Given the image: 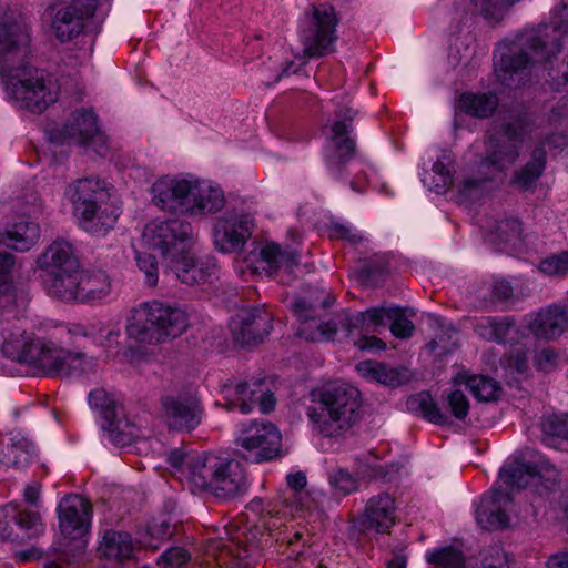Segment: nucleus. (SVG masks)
<instances>
[{
  "label": "nucleus",
  "mask_w": 568,
  "mask_h": 568,
  "mask_svg": "<svg viewBox=\"0 0 568 568\" xmlns=\"http://www.w3.org/2000/svg\"><path fill=\"white\" fill-rule=\"evenodd\" d=\"M355 112L351 109H345L337 113L334 123L326 128V143L324 145V155L328 169L334 172L352 158L355 150V143L349 135L351 122Z\"/></svg>",
  "instance_id": "f3484780"
},
{
  "label": "nucleus",
  "mask_w": 568,
  "mask_h": 568,
  "mask_svg": "<svg viewBox=\"0 0 568 568\" xmlns=\"http://www.w3.org/2000/svg\"><path fill=\"white\" fill-rule=\"evenodd\" d=\"M109 0H72L58 9L50 29L60 42H68L89 30L90 20L97 9H108Z\"/></svg>",
  "instance_id": "4468645a"
},
{
  "label": "nucleus",
  "mask_w": 568,
  "mask_h": 568,
  "mask_svg": "<svg viewBox=\"0 0 568 568\" xmlns=\"http://www.w3.org/2000/svg\"><path fill=\"white\" fill-rule=\"evenodd\" d=\"M77 361L79 362L80 358L72 355L71 352L47 342L36 368L50 376H69L70 367Z\"/></svg>",
  "instance_id": "c9c22d12"
},
{
  "label": "nucleus",
  "mask_w": 568,
  "mask_h": 568,
  "mask_svg": "<svg viewBox=\"0 0 568 568\" xmlns=\"http://www.w3.org/2000/svg\"><path fill=\"white\" fill-rule=\"evenodd\" d=\"M429 325L436 332L429 343L430 348L438 351V354L449 353L457 344V331L442 317L432 316Z\"/></svg>",
  "instance_id": "09e8293b"
},
{
  "label": "nucleus",
  "mask_w": 568,
  "mask_h": 568,
  "mask_svg": "<svg viewBox=\"0 0 568 568\" xmlns=\"http://www.w3.org/2000/svg\"><path fill=\"white\" fill-rule=\"evenodd\" d=\"M84 336L92 337L108 353V356L118 358L120 362H133L134 356L131 349L119 348V338L121 329L118 326L105 327L102 323L97 322L89 325L83 332Z\"/></svg>",
  "instance_id": "f704fd0d"
},
{
  "label": "nucleus",
  "mask_w": 568,
  "mask_h": 568,
  "mask_svg": "<svg viewBox=\"0 0 568 568\" xmlns=\"http://www.w3.org/2000/svg\"><path fill=\"white\" fill-rule=\"evenodd\" d=\"M47 342L33 339L24 331L14 328L3 334L2 353L12 361L37 367Z\"/></svg>",
  "instance_id": "393cba45"
},
{
  "label": "nucleus",
  "mask_w": 568,
  "mask_h": 568,
  "mask_svg": "<svg viewBox=\"0 0 568 568\" xmlns=\"http://www.w3.org/2000/svg\"><path fill=\"white\" fill-rule=\"evenodd\" d=\"M407 406L412 412L420 414L430 423L442 425L447 420V417L440 413L432 397L426 393H419L409 397Z\"/></svg>",
  "instance_id": "3c124183"
},
{
  "label": "nucleus",
  "mask_w": 568,
  "mask_h": 568,
  "mask_svg": "<svg viewBox=\"0 0 568 568\" xmlns=\"http://www.w3.org/2000/svg\"><path fill=\"white\" fill-rule=\"evenodd\" d=\"M16 525L24 530L28 536L38 535L42 528L41 516L38 511L18 510Z\"/></svg>",
  "instance_id": "680f3d73"
},
{
  "label": "nucleus",
  "mask_w": 568,
  "mask_h": 568,
  "mask_svg": "<svg viewBox=\"0 0 568 568\" xmlns=\"http://www.w3.org/2000/svg\"><path fill=\"white\" fill-rule=\"evenodd\" d=\"M541 428L547 435L568 439V419L565 415H551L545 417L541 423Z\"/></svg>",
  "instance_id": "e2e57ef3"
},
{
  "label": "nucleus",
  "mask_w": 568,
  "mask_h": 568,
  "mask_svg": "<svg viewBox=\"0 0 568 568\" xmlns=\"http://www.w3.org/2000/svg\"><path fill=\"white\" fill-rule=\"evenodd\" d=\"M194 180L190 173L160 178L151 189L153 202L164 211L185 215Z\"/></svg>",
  "instance_id": "a211bd4d"
},
{
  "label": "nucleus",
  "mask_w": 568,
  "mask_h": 568,
  "mask_svg": "<svg viewBox=\"0 0 568 568\" xmlns=\"http://www.w3.org/2000/svg\"><path fill=\"white\" fill-rule=\"evenodd\" d=\"M235 445L237 452L250 462H270L281 455L282 435L274 424L253 420L240 426Z\"/></svg>",
  "instance_id": "9d476101"
},
{
  "label": "nucleus",
  "mask_w": 568,
  "mask_h": 568,
  "mask_svg": "<svg viewBox=\"0 0 568 568\" xmlns=\"http://www.w3.org/2000/svg\"><path fill=\"white\" fill-rule=\"evenodd\" d=\"M120 213V206L110 197V200H104L103 203L88 209V212L80 213L75 217L79 226L85 232L100 235L115 225Z\"/></svg>",
  "instance_id": "c756f323"
},
{
  "label": "nucleus",
  "mask_w": 568,
  "mask_h": 568,
  "mask_svg": "<svg viewBox=\"0 0 568 568\" xmlns=\"http://www.w3.org/2000/svg\"><path fill=\"white\" fill-rule=\"evenodd\" d=\"M254 220L244 211H232L220 216L213 227V242L222 253L242 250L252 235Z\"/></svg>",
  "instance_id": "dca6fc26"
},
{
  "label": "nucleus",
  "mask_w": 568,
  "mask_h": 568,
  "mask_svg": "<svg viewBox=\"0 0 568 568\" xmlns=\"http://www.w3.org/2000/svg\"><path fill=\"white\" fill-rule=\"evenodd\" d=\"M426 559L435 568H464L465 556L454 546L443 547L426 554Z\"/></svg>",
  "instance_id": "603ef678"
},
{
  "label": "nucleus",
  "mask_w": 568,
  "mask_h": 568,
  "mask_svg": "<svg viewBox=\"0 0 568 568\" xmlns=\"http://www.w3.org/2000/svg\"><path fill=\"white\" fill-rule=\"evenodd\" d=\"M224 205L223 190L212 181L195 176L185 215L213 214L221 211Z\"/></svg>",
  "instance_id": "a878e982"
},
{
  "label": "nucleus",
  "mask_w": 568,
  "mask_h": 568,
  "mask_svg": "<svg viewBox=\"0 0 568 568\" xmlns=\"http://www.w3.org/2000/svg\"><path fill=\"white\" fill-rule=\"evenodd\" d=\"M168 268L182 283L194 285L204 283L215 272V265L207 262H195L191 251L168 264Z\"/></svg>",
  "instance_id": "72a5a7b5"
},
{
  "label": "nucleus",
  "mask_w": 568,
  "mask_h": 568,
  "mask_svg": "<svg viewBox=\"0 0 568 568\" xmlns=\"http://www.w3.org/2000/svg\"><path fill=\"white\" fill-rule=\"evenodd\" d=\"M337 20L332 7L327 4L313 6L312 12L306 13L301 22V41L304 54L323 57L333 51L336 41L335 27Z\"/></svg>",
  "instance_id": "9b49d317"
},
{
  "label": "nucleus",
  "mask_w": 568,
  "mask_h": 568,
  "mask_svg": "<svg viewBox=\"0 0 568 568\" xmlns=\"http://www.w3.org/2000/svg\"><path fill=\"white\" fill-rule=\"evenodd\" d=\"M535 129L534 116L524 110L509 112L486 143V155L478 164L480 179L467 178L460 193L465 199L476 196L485 182L503 178L517 162L524 142Z\"/></svg>",
  "instance_id": "20e7f679"
},
{
  "label": "nucleus",
  "mask_w": 568,
  "mask_h": 568,
  "mask_svg": "<svg viewBox=\"0 0 568 568\" xmlns=\"http://www.w3.org/2000/svg\"><path fill=\"white\" fill-rule=\"evenodd\" d=\"M327 480L332 493L342 498L357 491L359 487V476L353 475L342 467L329 470Z\"/></svg>",
  "instance_id": "8fccbe9b"
},
{
  "label": "nucleus",
  "mask_w": 568,
  "mask_h": 568,
  "mask_svg": "<svg viewBox=\"0 0 568 568\" xmlns=\"http://www.w3.org/2000/svg\"><path fill=\"white\" fill-rule=\"evenodd\" d=\"M173 475L193 493L232 497L246 488V474L237 460L214 454L174 449L168 456Z\"/></svg>",
  "instance_id": "7ed1b4c3"
},
{
  "label": "nucleus",
  "mask_w": 568,
  "mask_h": 568,
  "mask_svg": "<svg viewBox=\"0 0 568 568\" xmlns=\"http://www.w3.org/2000/svg\"><path fill=\"white\" fill-rule=\"evenodd\" d=\"M361 396L358 389L346 384L323 387L314 405L307 409L313 428L326 437H339L358 418Z\"/></svg>",
  "instance_id": "39448f33"
},
{
  "label": "nucleus",
  "mask_w": 568,
  "mask_h": 568,
  "mask_svg": "<svg viewBox=\"0 0 568 568\" xmlns=\"http://www.w3.org/2000/svg\"><path fill=\"white\" fill-rule=\"evenodd\" d=\"M389 312L390 307L382 306L356 313L347 318V329L376 332L379 326L385 325L386 320H389Z\"/></svg>",
  "instance_id": "de8ad7c7"
},
{
  "label": "nucleus",
  "mask_w": 568,
  "mask_h": 568,
  "mask_svg": "<svg viewBox=\"0 0 568 568\" xmlns=\"http://www.w3.org/2000/svg\"><path fill=\"white\" fill-rule=\"evenodd\" d=\"M135 262L138 268L144 274V282L150 286H155L159 280L158 262L152 254L136 252Z\"/></svg>",
  "instance_id": "13d9d810"
},
{
  "label": "nucleus",
  "mask_w": 568,
  "mask_h": 568,
  "mask_svg": "<svg viewBox=\"0 0 568 568\" xmlns=\"http://www.w3.org/2000/svg\"><path fill=\"white\" fill-rule=\"evenodd\" d=\"M163 416L169 427L192 430L202 420L203 407L194 393L165 396L162 399Z\"/></svg>",
  "instance_id": "aec40b11"
},
{
  "label": "nucleus",
  "mask_w": 568,
  "mask_h": 568,
  "mask_svg": "<svg viewBox=\"0 0 568 568\" xmlns=\"http://www.w3.org/2000/svg\"><path fill=\"white\" fill-rule=\"evenodd\" d=\"M355 462L357 476L362 478L376 477L383 474V466L372 452L357 456Z\"/></svg>",
  "instance_id": "bf43d9fd"
},
{
  "label": "nucleus",
  "mask_w": 568,
  "mask_h": 568,
  "mask_svg": "<svg viewBox=\"0 0 568 568\" xmlns=\"http://www.w3.org/2000/svg\"><path fill=\"white\" fill-rule=\"evenodd\" d=\"M17 515L18 507L13 504L0 507V537L2 539L11 538V525L16 524Z\"/></svg>",
  "instance_id": "338daca9"
},
{
  "label": "nucleus",
  "mask_w": 568,
  "mask_h": 568,
  "mask_svg": "<svg viewBox=\"0 0 568 568\" xmlns=\"http://www.w3.org/2000/svg\"><path fill=\"white\" fill-rule=\"evenodd\" d=\"M500 478L508 488L523 489L531 486L540 493V487L551 488L557 478V470L544 456L534 454L530 458L516 459L503 468Z\"/></svg>",
  "instance_id": "ddd939ff"
},
{
  "label": "nucleus",
  "mask_w": 568,
  "mask_h": 568,
  "mask_svg": "<svg viewBox=\"0 0 568 568\" xmlns=\"http://www.w3.org/2000/svg\"><path fill=\"white\" fill-rule=\"evenodd\" d=\"M39 239V224L29 220H20L0 232V244L20 252L29 251Z\"/></svg>",
  "instance_id": "473e14b6"
},
{
  "label": "nucleus",
  "mask_w": 568,
  "mask_h": 568,
  "mask_svg": "<svg viewBox=\"0 0 568 568\" xmlns=\"http://www.w3.org/2000/svg\"><path fill=\"white\" fill-rule=\"evenodd\" d=\"M286 484V488L278 496L282 510L273 508L263 519V525L270 532L278 528L287 516L294 517L318 508L325 497L322 490L307 489L306 475L301 470L287 474Z\"/></svg>",
  "instance_id": "6e6552de"
},
{
  "label": "nucleus",
  "mask_w": 568,
  "mask_h": 568,
  "mask_svg": "<svg viewBox=\"0 0 568 568\" xmlns=\"http://www.w3.org/2000/svg\"><path fill=\"white\" fill-rule=\"evenodd\" d=\"M191 559L190 552L182 547H172L158 559L161 568H182Z\"/></svg>",
  "instance_id": "052dcab7"
},
{
  "label": "nucleus",
  "mask_w": 568,
  "mask_h": 568,
  "mask_svg": "<svg viewBox=\"0 0 568 568\" xmlns=\"http://www.w3.org/2000/svg\"><path fill=\"white\" fill-rule=\"evenodd\" d=\"M447 405L457 419H464L468 415L469 402L460 390H454L447 396Z\"/></svg>",
  "instance_id": "69168bd1"
},
{
  "label": "nucleus",
  "mask_w": 568,
  "mask_h": 568,
  "mask_svg": "<svg viewBox=\"0 0 568 568\" xmlns=\"http://www.w3.org/2000/svg\"><path fill=\"white\" fill-rule=\"evenodd\" d=\"M39 268L43 272V283L48 292L57 296L59 284L65 286L80 270L73 246L64 240H57L38 257Z\"/></svg>",
  "instance_id": "f8f14e48"
},
{
  "label": "nucleus",
  "mask_w": 568,
  "mask_h": 568,
  "mask_svg": "<svg viewBox=\"0 0 568 568\" xmlns=\"http://www.w3.org/2000/svg\"><path fill=\"white\" fill-rule=\"evenodd\" d=\"M356 371L364 378L375 381L387 386H398L402 383V377L397 369L388 367L379 362H359L356 365Z\"/></svg>",
  "instance_id": "a18cd8bd"
},
{
  "label": "nucleus",
  "mask_w": 568,
  "mask_h": 568,
  "mask_svg": "<svg viewBox=\"0 0 568 568\" xmlns=\"http://www.w3.org/2000/svg\"><path fill=\"white\" fill-rule=\"evenodd\" d=\"M264 270L274 273L278 270L291 274L298 266V255L294 250H282L276 243H266L260 250Z\"/></svg>",
  "instance_id": "ea45409f"
},
{
  "label": "nucleus",
  "mask_w": 568,
  "mask_h": 568,
  "mask_svg": "<svg viewBox=\"0 0 568 568\" xmlns=\"http://www.w3.org/2000/svg\"><path fill=\"white\" fill-rule=\"evenodd\" d=\"M30 42L23 17L0 24V78L8 95L22 109L42 113L58 100L59 88L43 70L30 65L16 68Z\"/></svg>",
  "instance_id": "f257e3e1"
},
{
  "label": "nucleus",
  "mask_w": 568,
  "mask_h": 568,
  "mask_svg": "<svg viewBox=\"0 0 568 568\" xmlns=\"http://www.w3.org/2000/svg\"><path fill=\"white\" fill-rule=\"evenodd\" d=\"M466 387L478 400L489 402L497 398L499 393L498 384L487 376L473 375L465 381Z\"/></svg>",
  "instance_id": "864d4df0"
},
{
  "label": "nucleus",
  "mask_w": 568,
  "mask_h": 568,
  "mask_svg": "<svg viewBox=\"0 0 568 568\" xmlns=\"http://www.w3.org/2000/svg\"><path fill=\"white\" fill-rule=\"evenodd\" d=\"M453 163L454 159L450 151H438L432 170L426 171L422 176L424 185L438 194L445 193L448 186L453 183Z\"/></svg>",
  "instance_id": "4c0bfd02"
},
{
  "label": "nucleus",
  "mask_w": 568,
  "mask_h": 568,
  "mask_svg": "<svg viewBox=\"0 0 568 568\" xmlns=\"http://www.w3.org/2000/svg\"><path fill=\"white\" fill-rule=\"evenodd\" d=\"M142 240L149 248L159 251L168 265L192 250L193 227L180 219H155L144 226Z\"/></svg>",
  "instance_id": "0eeeda50"
},
{
  "label": "nucleus",
  "mask_w": 568,
  "mask_h": 568,
  "mask_svg": "<svg viewBox=\"0 0 568 568\" xmlns=\"http://www.w3.org/2000/svg\"><path fill=\"white\" fill-rule=\"evenodd\" d=\"M55 297L65 301L95 302L110 294L111 281L101 270H79L65 286L59 284Z\"/></svg>",
  "instance_id": "6ab92c4d"
},
{
  "label": "nucleus",
  "mask_w": 568,
  "mask_h": 568,
  "mask_svg": "<svg viewBox=\"0 0 568 568\" xmlns=\"http://www.w3.org/2000/svg\"><path fill=\"white\" fill-rule=\"evenodd\" d=\"M36 453L34 445L21 432L12 430L0 446V464L6 467L21 468Z\"/></svg>",
  "instance_id": "2f4dec72"
},
{
  "label": "nucleus",
  "mask_w": 568,
  "mask_h": 568,
  "mask_svg": "<svg viewBox=\"0 0 568 568\" xmlns=\"http://www.w3.org/2000/svg\"><path fill=\"white\" fill-rule=\"evenodd\" d=\"M541 273L549 276H561L568 273V251L550 255L539 264Z\"/></svg>",
  "instance_id": "4d7b16f0"
},
{
  "label": "nucleus",
  "mask_w": 568,
  "mask_h": 568,
  "mask_svg": "<svg viewBox=\"0 0 568 568\" xmlns=\"http://www.w3.org/2000/svg\"><path fill=\"white\" fill-rule=\"evenodd\" d=\"M48 134L54 143L78 144L100 156L108 152L106 136L100 130L97 115L91 110H75L60 129H51Z\"/></svg>",
  "instance_id": "1a4fd4ad"
},
{
  "label": "nucleus",
  "mask_w": 568,
  "mask_h": 568,
  "mask_svg": "<svg viewBox=\"0 0 568 568\" xmlns=\"http://www.w3.org/2000/svg\"><path fill=\"white\" fill-rule=\"evenodd\" d=\"M513 509V499L509 491L500 487H493L485 494L476 506L477 524L487 530L506 528L509 524V514Z\"/></svg>",
  "instance_id": "4be33fe9"
},
{
  "label": "nucleus",
  "mask_w": 568,
  "mask_h": 568,
  "mask_svg": "<svg viewBox=\"0 0 568 568\" xmlns=\"http://www.w3.org/2000/svg\"><path fill=\"white\" fill-rule=\"evenodd\" d=\"M395 501L389 495L382 494L374 496L366 503L361 525L364 529H372L378 534H385L395 524Z\"/></svg>",
  "instance_id": "c85d7f7f"
},
{
  "label": "nucleus",
  "mask_w": 568,
  "mask_h": 568,
  "mask_svg": "<svg viewBox=\"0 0 568 568\" xmlns=\"http://www.w3.org/2000/svg\"><path fill=\"white\" fill-rule=\"evenodd\" d=\"M475 332L481 338L499 344L510 343L517 335V329L508 317H481L475 324Z\"/></svg>",
  "instance_id": "58836bf2"
},
{
  "label": "nucleus",
  "mask_w": 568,
  "mask_h": 568,
  "mask_svg": "<svg viewBox=\"0 0 568 568\" xmlns=\"http://www.w3.org/2000/svg\"><path fill=\"white\" fill-rule=\"evenodd\" d=\"M174 534L171 518L168 514H161L152 518L143 529L139 531V541L148 548L158 549Z\"/></svg>",
  "instance_id": "a19ab883"
},
{
  "label": "nucleus",
  "mask_w": 568,
  "mask_h": 568,
  "mask_svg": "<svg viewBox=\"0 0 568 568\" xmlns=\"http://www.w3.org/2000/svg\"><path fill=\"white\" fill-rule=\"evenodd\" d=\"M231 329L239 344H258L272 329V315L265 310H241L232 318Z\"/></svg>",
  "instance_id": "5701e85b"
},
{
  "label": "nucleus",
  "mask_w": 568,
  "mask_h": 568,
  "mask_svg": "<svg viewBox=\"0 0 568 568\" xmlns=\"http://www.w3.org/2000/svg\"><path fill=\"white\" fill-rule=\"evenodd\" d=\"M486 240L500 251H519L523 245L520 222L516 219L498 221L487 233Z\"/></svg>",
  "instance_id": "e433bc0d"
},
{
  "label": "nucleus",
  "mask_w": 568,
  "mask_h": 568,
  "mask_svg": "<svg viewBox=\"0 0 568 568\" xmlns=\"http://www.w3.org/2000/svg\"><path fill=\"white\" fill-rule=\"evenodd\" d=\"M251 395L256 396V405L260 406L262 413H268L274 409L275 397L264 388L262 382L255 385V389L251 392Z\"/></svg>",
  "instance_id": "774afa93"
},
{
  "label": "nucleus",
  "mask_w": 568,
  "mask_h": 568,
  "mask_svg": "<svg viewBox=\"0 0 568 568\" xmlns=\"http://www.w3.org/2000/svg\"><path fill=\"white\" fill-rule=\"evenodd\" d=\"M511 294L513 287L510 283L503 278H495L490 282L484 283L478 292V295L483 297L485 307L495 301L507 300Z\"/></svg>",
  "instance_id": "5fc2aeb1"
},
{
  "label": "nucleus",
  "mask_w": 568,
  "mask_h": 568,
  "mask_svg": "<svg viewBox=\"0 0 568 568\" xmlns=\"http://www.w3.org/2000/svg\"><path fill=\"white\" fill-rule=\"evenodd\" d=\"M58 513L59 529L63 538L61 550H64L69 544H73V548L77 550L83 549L84 536L91 523L89 501L80 495H69L60 501Z\"/></svg>",
  "instance_id": "2eb2a0df"
},
{
  "label": "nucleus",
  "mask_w": 568,
  "mask_h": 568,
  "mask_svg": "<svg viewBox=\"0 0 568 568\" xmlns=\"http://www.w3.org/2000/svg\"><path fill=\"white\" fill-rule=\"evenodd\" d=\"M135 544L125 531L108 530L100 544L102 555L109 559L122 561L132 557Z\"/></svg>",
  "instance_id": "79ce46f5"
},
{
  "label": "nucleus",
  "mask_w": 568,
  "mask_h": 568,
  "mask_svg": "<svg viewBox=\"0 0 568 568\" xmlns=\"http://www.w3.org/2000/svg\"><path fill=\"white\" fill-rule=\"evenodd\" d=\"M258 382L240 383L234 387H227L225 393L227 409H239L242 414H248L256 406V396H252L251 392L255 389Z\"/></svg>",
  "instance_id": "c03bdc74"
},
{
  "label": "nucleus",
  "mask_w": 568,
  "mask_h": 568,
  "mask_svg": "<svg viewBox=\"0 0 568 568\" xmlns=\"http://www.w3.org/2000/svg\"><path fill=\"white\" fill-rule=\"evenodd\" d=\"M559 41L568 44V0L555 7L550 24L526 29L496 47L494 65L498 81L509 88L524 84L526 70L559 52Z\"/></svg>",
  "instance_id": "f03ea898"
},
{
  "label": "nucleus",
  "mask_w": 568,
  "mask_h": 568,
  "mask_svg": "<svg viewBox=\"0 0 568 568\" xmlns=\"http://www.w3.org/2000/svg\"><path fill=\"white\" fill-rule=\"evenodd\" d=\"M187 327L189 315L183 308L153 301L132 308L125 331L139 343L160 344L181 336Z\"/></svg>",
  "instance_id": "423d86ee"
},
{
  "label": "nucleus",
  "mask_w": 568,
  "mask_h": 568,
  "mask_svg": "<svg viewBox=\"0 0 568 568\" xmlns=\"http://www.w3.org/2000/svg\"><path fill=\"white\" fill-rule=\"evenodd\" d=\"M329 236L332 239H342L348 241L351 244H358L364 240V236L348 223L332 222L329 226Z\"/></svg>",
  "instance_id": "0e129e2a"
},
{
  "label": "nucleus",
  "mask_w": 568,
  "mask_h": 568,
  "mask_svg": "<svg viewBox=\"0 0 568 568\" xmlns=\"http://www.w3.org/2000/svg\"><path fill=\"white\" fill-rule=\"evenodd\" d=\"M209 557H213L217 566L229 568L233 566H246L245 559L250 557V550L237 545L215 541L206 550Z\"/></svg>",
  "instance_id": "37998d69"
},
{
  "label": "nucleus",
  "mask_w": 568,
  "mask_h": 568,
  "mask_svg": "<svg viewBox=\"0 0 568 568\" xmlns=\"http://www.w3.org/2000/svg\"><path fill=\"white\" fill-rule=\"evenodd\" d=\"M88 403L92 409H95L108 422V427L112 440L119 445H126L132 433H124L120 416L123 414L121 405L116 404L104 389H94L89 393Z\"/></svg>",
  "instance_id": "cd10ccee"
},
{
  "label": "nucleus",
  "mask_w": 568,
  "mask_h": 568,
  "mask_svg": "<svg viewBox=\"0 0 568 568\" xmlns=\"http://www.w3.org/2000/svg\"><path fill=\"white\" fill-rule=\"evenodd\" d=\"M567 144V136L561 133H555L547 139L538 142L531 150L529 159L523 166L517 169L510 184L519 190H530L545 171L547 163L546 146L551 149H562Z\"/></svg>",
  "instance_id": "412c9836"
},
{
  "label": "nucleus",
  "mask_w": 568,
  "mask_h": 568,
  "mask_svg": "<svg viewBox=\"0 0 568 568\" xmlns=\"http://www.w3.org/2000/svg\"><path fill=\"white\" fill-rule=\"evenodd\" d=\"M64 197L71 203L73 214L77 216L88 212V209L103 203L104 200H110L111 194L106 181L97 176H88L70 183L65 187Z\"/></svg>",
  "instance_id": "b1692460"
},
{
  "label": "nucleus",
  "mask_w": 568,
  "mask_h": 568,
  "mask_svg": "<svg viewBox=\"0 0 568 568\" xmlns=\"http://www.w3.org/2000/svg\"><path fill=\"white\" fill-rule=\"evenodd\" d=\"M460 108L477 118H487L496 110L498 99L494 94L466 92L460 95Z\"/></svg>",
  "instance_id": "49530a36"
},
{
  "label": "nucleus",
  "mask_w": 568,
  "mask_h": 568,
  "mask_svg": "<svg viewBox=\"0 0 568 568\" xmlns=\"http://www.w3.org/2000/svg\"><path fill=\"white\" fill-rule=\"evenodd\" d=\"M528 331L538 339H552L568 329V305L557 304L541 308L531 315Z\"/></svg>",
  "instance_id": "bb28decb"
},
{
  "label": "nucleus",
  "mask_w": 568,
  "mask_h": 568,
  "mask_svg": "<svg viewBox=\"0 0 568 568\" xmlns=\"http://www.w3.org/2000/svg\"><path fill=\"white\" fill-rule=\"evenodd\" d=\"M293 312L297 320L304 325L298 328L297 334L311 341L332 339L336 332V324L333 322L317 323L314 316V305L302 298H295Z\"/></svg>",
  "instance_id": "7c9ffc66"
},
{
  "label": "nucleus",
  "mask_w": 568,
  "mask_h": 568,
  "mask_svg": "<svg viewBox=\"0 0 568 568\" xmlns=\"http://www.w3.org/2000/svg\"><path fill=\"white\" fill-rule=\"evenodd\" d=\"M388 321L392 322L390 332L395 337L408 338L412 336L415 327L413 322L408 318L405 310L392 306Z\"/></svg>",
  "instance_id": "6e6d98bb"
}]
</instances>
